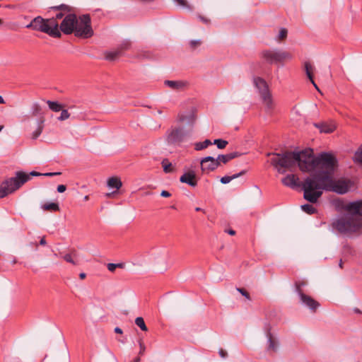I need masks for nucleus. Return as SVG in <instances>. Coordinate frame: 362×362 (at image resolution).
I'll return each instance as SVG.
<instances>
[{
	"instance_id": "1",
	"label": "nucleus",
	"mask_w": 362,
	"mask_h": 362,
	"mask_svg": "<svg viewBox=\"0 0 362 362\" xmlns=\"http://www.w3.org/2000/svg\"><path fill=\"white\" fill-rule=\"evenodd\" d=\"M272 154L271 163L281 174H284L286 169L291 170L296 164L302 172H314L303 182V194L313 191L315 185L323 182L326 176L332 177L339 167L337 157L331 152H321L315 156L313 149L306 148Z\"/></svg>"
},
{
	"instance_id": "2",
	"label": "nucleus",
	"mask_w": 362,
	"mask_h": 362,
	"mask_svg": "<svg viewBox=\"0 0 362 362\" xmlns=\"http://www.w3.org/2000/svg\"><path fill=\"white\" fill-rule=\"evenodd\" d=\"M325 181L319 185H315L313 191L305 192L303 198L310 203H316L322 195L323 191L334 192L339 194H346L353 186V182L349 179L340 178L334 180L332 177L326 176Z\"/></svg>"
},
{
	"instance_id": "3",
	"label": "nucleus",
	"mask_w": 362,
	"mask_h": 362,
	"mask_svg": "<svg viewBox=\"0 0 362 362\" xmlns=\"http://www.w3.org/2000/svg\"><path fill=\"white\" fill-rule=\"evenodd\" d=\"M348 213L333 222V227L340 233L355 232L362 227V201L348 204Z\"/></svg>"
},
{
	"instance_id": "4",
	"label": "nucleus",
	"mask_w": 362,
	"mask_h": 362,
	"mask_svg": "<svg viewBox=\"0 0 362 362\" xmlns=\"http://www.w3.org/2000/svg\"><path fill=\"white\" fill-rule=\"evenodd\" d=\"M60 174L61 173L59 172L40 173L36 171H32L29 174H27L24 172L18 171L16 173V177H11L1 183L0 186V198H4L20 188L30 179L31 176L52 177Z\"/></svg>"
},
{
	"instance_id": "5",
	"label": "nucleus",
	"mask_w": 362,
	"mask_h": 362,
	"mask_svg": "<svg viewBox=\"0 0 362 362\" xmlns=\"http://www.w3.org/2000/svg\"><path fill=\"white\" fill-rule=\"evenodd\" d=\"M26 28L45 33L54 37H60L62 35L56 18L45 19L37 16L27 25Z\"/></svg>"
},
{
	"instance_id": "6",
	"label": "nucleus",
	"mask_w": 362,
	"mask_h": 362,
	"mask_svg": "<svg viewBox=\"0 0 362 362\" xmlns=\"http://www.w3.org/2000/svg\"><path fill=\"white\" fill-rule=\"evenodd\" d=\"M260 57L269 65L284 63L290 61L293 58L291 52L280 49H265L260 53Z\"/></svg>"
},
{
	"instance_id": "7",
	"label": "nucleus",
	"mask_w": 362,
	"mask_h": 362,
	"mask_svg": "<svg viewBox=\"0 0 362 362\" xmlns=\"http://www.w3.org/2000/svg\"><path fill=\"white\" fill-rule=\"evenodd\" d=\"M252 83L263 104L267 110H272L274 106L272 95L267 81L260 76H253Z\"/></svg>"
},
{
	"instance_id": "8",
	"label": "nucleus",
	"mask_w": 362,
	"mask_h": 362,
	"mask_svg": "<svg viewBox=\"0 0 362 362\" xmlns=\"http://www.w3.org/2000/svg\"><path fill=\"white\" fill-rule=\"evenodd\" d=\"M74 33L75 36L85 39L93 35V30L91 27V20L89 14L82 15L77 19Z\"/></svg>"
},
{
	"instance_id": "9",
	"label": "nucleus",
	"mask_w": 362,
	"mask_h": 362,
	"mask_svg": "<svg viewBox=\"0 0 362 362\" xmlns=\"http://www.w3.org/2000/svg\"><path fill=\"white\" fill-rule=\"evenodd\" d=\"M77 16L74 13L67 14L60 24L61 31L66 34L69 35L74 33L76 28V23H77Z\"/></svg>"
},
{
	"instance_id": "10",
	"label": "nucleus",
	"mask_w": 362,
	"mask_h": 362,
	"mask_svg": "<svg viewBox=\"0 0 362 362\" xmlns=\"http://www.w3.org/2000/svg\"><path fill=\"white\" fill-rule=\"evenodd\" d=\"M188 135L189 132H185L182 127L173 129L168 133L167 141L170 144H180Z\"/></svg>"
},
{
	"instance_id": "11",
	"label": "nucleus",
	"mask_w": 362,
	"mask_h": 362,
	"mask_svg": "<svg viewBox=\"0 0 362 362\" xmlns=\"http://www.w3.org/2000/svg\"><path fill=\"white\" fill-rule=\"evenodd\" d=\"M130 47L131 42L124 40L117 49L105 52V58L108 61H115L122 54L124 51L129 49Z\"/></svg>"
},
{
	"instance_id": "12",
	"label": "nucleus",
	"mask_w": 362,
	"mask_h": 362,
	"mask_svg": "<svg viewBox=\"0 0 362 362\" xmlns=\"http://www.w3.org/2000/svg\"><path fill=\"white\" fill-rule=\"evenodd\" d=\"M200 164L203 173H209L219 166L217 159L212 156H206L202 158Z\"/></svg>"
},
{
	"instance_id": "13",
	"label": "nucleus",
	"mask_w": 362,
	"mask_h": 362,
	"mask_svg": "<svg viewBox=\"0 0 362 362\" xmlns=\"http://www.w3.org/2000/svg\"><path fill=\"white\" fill-rule=\"evenodd\" d=\"M299 297L301 303L307 306L313 312H315L320 306V303L317 301L304 293H300Z\"/></svg>"
},
{
	"instance_id": "14",
	"label": "nucleus",
	"mask_w": 362,
	"mask_h": 362,
	"mask_svg": "<svg viewBox=\"0 0 362 362\" xmlns=\"http://www.w3.org/2000/svg\"><path fill=\"white\" fill-rule=\"evenodd\" d=\"M281 182L285 186L289 187L292 189H295L300 186L302 187V184H303V182L300 183L299 182V178L293 174L286 175L285 177H284L281 180Z\"/></svg>"
},
{
	"instance_id": "15",
	"label": "nucleus",
	"mask_w": 362,
	"mask_h": 362,
	"mask_svg": "<svg viewBox=\"0 0 362 362\" xmlns=\"http://www.w3.org/2000/svg\"><path fill=\"white\" fill-rule=\"evenodd\" d=\"M180 181L182 183H186L191 187H195L197 185L196 180V174L194 170L189 171L184 173L180 178Z\"/></svg>"
},
{
	"instance_id": "16",
	"label": "nucleus",
	"mask_w": 362,
	"mask_h": 362,
	"mask_svg": "<svg viewBox=\"0 0 362 362\" xmlns=\"http://www.w3.org/2000/svg\"><path fill=\"white\" fill-rule=\"evenodd\" d=\"M266 335L267 338V350L269 352H276L278 350L279 346L278 340L273 336L270 331H267Z\"/></svg>"
},
{
	"instance_id": "17",
	"label": "nucleus",
	"mask_w": 362,
	"mask_h": 362,
	"mask_svg": "<svg viewBox=\"0 0 362 362\" xmlns=\"http://www.w3.org/2000/svg\"><path fill=\"white\" fill-rule=\"evenodd\" d=\"M314 125L320 130V132L326 134L332 133L336 128L334 124H328L325 122L315 123Z\"/></svg>"
},
{
	"instance_id": "18",
	"label": "nucleus",
	"mask_w": 362,
	"mask_h": 362,
	"mask_svg": "<svg viewBox=\"0 0 362 362\" xmlns=\"http://www.w3.org/2000/svg\"><path fill=\"white\" fill-rule=\"evenodd\" d=\"M164 83L170 88L177 90H182L187 85V83L182 81L166 80L164 81Z\"/></svg>"
},
{
	"instance_id": "19",
	"label": "nucleus",
	"mask_w": 362,
	"mask_h": 362,
	"mask_svg": "<svg viewBox=\"0 0 362 362\" xmlns=\"http://www.w3.org/2000/svg\"><path fill=\"white\" fill-rule=\"evenodd\" d=\"M238 156H239L238 153L233 152V153H228V154L218 155V157L216 158V159H217L218 162L219 163V165H220L221 163L226 164L228 162H229L230 160H232Z\"/></svg>"
},
{
	"instance_id": "20",
	"label": "nucleus",
	"mask_w": 362,
	"mask_h": 362,
	"mask_svg": "<svg viewBox=\"0 0 362 362\" xmlns=\"http://www.w3.org/2000/svg\"><path fill=\"white\" fill-rule=\"evenodd\" d=\"M180 120L182 122H187L192 127L195 122L196 116L194 113L192 112L189 115L180 116Z\"/></svg>"
},
{
	"instance_id": "21",
	"label": "nucleus",
	"mask_w": 362,
	"mask_h": 362,
	"mask_svg": "<svg viewBox=\"0 0 362 362\" xmlns=\"http://www.w3.org/2000/svg\"><path fill=\"white\" fill-rule=\"evenodd\" d=\"M245 173H246V171H245V170H242V171H240V173H236V174L233 175L232 176H228V175H226V176L222 177L221 178V180H220V181H221V182L222 184H228V183H229L231 180H234V179H236V178H238V177H240V176H242V175H245Z\"/></svg>"
},
{
	"instance_id": "22",
	"label": "nucleus",
	"mask_w": 362,
	"mask_h": 362,
	"mask_svg": "<svg viewBox=\"0 0 362 362\" xmlns=\"http://www.w3.org/2000/svg\"><path fill=\"white\" fill-rule=\"evenodd\" d=\"M122 185L121 180L117 177H111L107 181V185L110 188L119 189Z\"/></svg>"
},
{
	"instance_id": "23",
	"label": "nucleus",
	"mask_w": 362,
	"mask_h": 362,
	"mask_svg": "<svg viewBox=\"0 0 362 362\" xmlns=\"http://www.w3.org/2000/svg\"><path fill=\"white\" fill-rule=\"evenodd\" d=\"M45 122V117H41L38 119V127L37 129L33 133L32 138L33 139H37L42 133L43 129V123Z\"/></svg>"
},
{
	"instance_id": "24",
	"label": "nucleus",
	"mask_w": 362,
	"mask_h": 362,
	"mask_svg": "<svg viewBox=\"0 0 362 362\" xmlns=\"http://www.w3.org/2000/svg\"><path fill=\"white\" fill-rule=\"evenodd\" d=\"M213 143L209 139H206L202 142H197L194 144V149L196 151H202L206 148L208 146L212 145Z\"/></svg>"
},
{
	"instance_id": "25",
	"label": "nucleus",
	"mask_w": 362,
	"mask_h": 362,
	"mask_svg": "<svg viewBox=\"0 0 362 362\" xmlns=\"http://www.w3.org/2000/svg\"><path fill=\"white\" fill-rule=\"evenodd\" d=\"M42 209L44 211H59V206L57 203H46L42 206Z\"/></svg>"
},
{
	"instance_id": "26",
	"label": "nucleus",
	"mask_w": 362,
	"mask_h": 362,
	"mask_svg": "<svg viewBox=\"0 0 362 362\" xmlns=\"http://www.w3.org/2000/svg\"><path fill=\"white\" fill-rule=\"evenodd\" d=\"M161 165L163 166V171L165 173H170L175 171V168H173L172 163H170L167 158H165L162 160Z\"/></svg>"
},
{
	"instance_id": "27",
	"label": "nucleus",
	"mask_w": 362,
	"mask_h": 362,
	"mask_svg": "<svg viewBox=\"0 0 362 362\" xmlns=\"http://www.w3.org/2000/svg\"><path fill=\"white\" fill-rule=\"evenodd\" d=\"M32 114L33 116H39V118H40L41 117H44L42 107L38 103H34L33 105Z\"/></svg>"
},
{
	"instance_id": "28",
	"label": "nucleus",
	"mask_w": 362,
	"mask_h": 362,
	"mask_svg": "<svg viewBox=\"0 0 362 362\" xmlns=\"http://www.w3.org/2000/svg\"><path fill=\"white\" fill-rule=\"evenodd\" d=\"M52 9L54 10V11H60L61 12H63V13H69L71 11V8L66 5V4H61L59 6H52L51 7Z\"/></svg>"
},
{
	"instance_id": "29",
	"label": "nucleus",
	"mask_w": 362,
	"mask_h": 362,
	"mask_svg": "<svg viewBox=\"0 0 362 362\" xmlns=\"http://www.w3.org/2000/svg\"><path fill=\"white\" fill-rule=\"evenodd\" d=\"M325 71L317 72V75L320 80L323 82H327L331 78V73L329 71H327V70Z\"/></svg>"
},
{
	"instance_id": "30",
	"label": "nucleus",
	"mask_w": 362,
	"mask_h": 362,
	"mask_svg": "<svg viewBox=\"0 0 362 362\" xmlns=\"http://www.w3.org/2000/svg\"><path fill=\"white\" fill-rule=\"evenodd\" d=\"M47 103L49 109L54 112H59L62 110V105L57 102L47 100Z\"/></svg>"
},
{
	"instance_id": "31",
	"label": "nucleus",
	"mask_w": 362,
	"mask_h": 362,
	"mask_svg": "<svg viewBox=\"0 0 362 362\" xmlns=\"http://www.w3.org/2000/svg\"><path fill=\"white\" fill-rule=\"evenodd\" d=\"M302 210L308 214H313L316 212V209L310 204H305L301 206Z\"/></svg>"
},
{
	"instance_id": "32",
	"label": "nucleus",
	"mask_w": 362,
	"mask_h": 362,
	"mask_svg": "<svg viewBox=\"0 0 362 362\" xmlns=\"http://www.w3.org/2000/svg\"><path fill=\"white\" fill-rule=\"evenodd\" d=\"M135 324L140 327L142 331H147L148 328L145 324V322L141 317H138L135 319Z\"/></svg>"
},
{
	"instance_id": "33",
	"label": "nucleus",
	"mask_w": 362,
	"mask_h": 362,
	"mask_svg": "<svg viewBox=\"0 0 362 362\" xmlns=\"http://www.w3.org/2000/svg\"><path fill=\"white\" fill-rule=\"evenodd\" d=\"M307 285V281L302 280V281H298L296 282V292L300 296V293H303L302 290V287L305 286Z\"/></svg>"
},
{
	"instance_id": "34",
	"label": "nucleus",
	"mask_w": 362,
	"mask_h": 362,
	"mask_svg": "<svg viewBox=\"0 0 362 362\" xmlns=\"http://www.w3.org/2000/svg\"><path fill=\"white\" fill-rule=\"evenodd\" d=\"M212 143L213 144H216L219 149L225 148L228 144L227 141L221 139H215Z\"/></svg>"
},
{
	"instance_id": "35",
	"label": "nucleus",
	"mask_w": 362,
	"mask_h": 362,
	"mask_svg": "<svg viewBox=\"0 0 362 362\" xmlns=\"http://www.w3.org/2000/svg\"><path fill=\"white\" fill-rule=\"evenodd\" d=\"M124 264L123 263H109L107 265V269L111 272H114L117 268H124Z\"/></svg>"
},
{
	"instance_id": "36",
	"label": "nucleus",
	"mask_w": 362,
	"mask_h": 362,
	"mask_svg": "<svg viewBox=\"0 0 362 362\" xmlns=\"http://www.w3.org/2000/svg\"><path fill=\"white\" fill-rule=\"evenodd\" d=\"M287 35H288L287 29L282 28L279 30V35L276 37V40L279 41L284 40L287 37Z\"/></svg>"
},
{
	"instance_id": "37",
	"label": "nucleus",
	"mask_w": 362,
	"mask_h": 362,
	"mask_svg": "<svg viewBox=\"0 0 362 362\" xmlns=\"http://www.w3.org/2000/svg\"><path fill=\"white\" fill-rule=\"evenodd\" d=\"M354 160L357 163L362 164V145L355 153Z\"/></svg>"
},
{
	"instance_id": "38",
	"label": "nucleus",
	"mask_w": 362,
	"mask_h": 362,
	"mask_svg": "<svg viewBox=\"0 0 362 362\" xmlns=\"http://www.w3.org/2000/svg\"><path fill=\"white\" fill-rule=\"evenodd\" d=\"M189 45L191 49H195L202 45V41L199 40H192L189 41Z\"/></svg>"
},
{
	"instance_id": "39",
	"label": "nucleus",
	"mask_w": 362,
	"mask_h": 362,
	"mask_svg": "<svg viewBox=\"0 0 362 362\" xmlns=\"http://www.w3.org/2000/svg\"><path fill=\"white\" fill-rule=\"evenodd\" d=\"M313 69H305L306 71V74L308 76V77L309 78V79L311 81L312 83L313 84V86L315 87V88L317 90H319L317 85L315 84V83L313 81Z\"/></svg>"
},
{
	"instance_id": "40",
	"label": "nucleus",
	"mask_w": 362,
	"mask_h": 362,
	"mask_svg": "<svg viewBox=\"0 0 362 362\" xmlns=\"http://www.w3.org/2000/svg\"><path fill=\"white\" fill-rule=\"evenodd\" d=\"M70 117V114L66 110H62L61 112V115L58 117V119L60 121H64Z\"/></svg>"
},
{
	"instance_id": "41",
	"label": "nucleus",
	"mask_w": 362,
	"mask_h": 362,
	"mask_svg": "<svg viewBox=\"0 0 362 362\" xmlns=\"http://www.w3.org/2000/svg\"><path fill=\"white\" fill-rule=\"evenodd\" d=\"M63 259L69 262V263H71L74 265H76V262L74 260V259L72 258V255L71 254H66L63 256Z\"/></svg>"
},
{
	"instance_id": "42",
	"label": "nucleus",
	"mask_w": 362,
	"mask_h": 362,
	"mask_svg": "<svg viewBox=\"0 0 362 362\" xmlns=\"http://www.w3.org/2000/svg\"><path fill=\"white\" fill-rule=\"evenodd\" d=\"M237 291L240 293L243 296H245L247 299H250V296L249 293L244 288H237Z\"/></svg>"
},
{
	"instance_id": "43",
	"label": "nucleus",
	"mask_w": 362,
	"mask_h": 362,
	"mask_svg": "<svg viewBox=\"0 0 362 362\" xmlns=\"http://www.w3.org/2000/svg\"><path fill=\"white\" fill-rule=\"evenodd\" d=\"M66 189V187L64 185H59L57 187V192L59 193H63Z\"/></svg>"
},
{
	"instance_id": "44",
	"label": "nucleus",
	"mask_w": 362,
	"mask_h": 362,
	"mask_svg": "<svg viewBox=\"0 0 362 362\" xmlns=\"http://www.w3.org/2000/svg\"><path fill=\"white\" fill-rule=\"evenodd\" d=\"M174 1L182 6H187L186 0H174Z\"/></svg>"
},
{
	"instance_id": "45",
	"label": "nucleus",
	"mask_w": 362,
	"mask_h": 362,
	"mask_svg": "<svg viewBox=\"0 0 362 362\" xmlns=\"http://www.w3.org/2000/svg\"><path fill=\"white\" fill-rule=\"evenodd\" d=\"M139 346H140V351H139V354L142 355V354H144V353L145 351L146 347L141 341L139 342Z\"/></svg>"
},
{
	"instance_id": "46",
	"label": "nucleus",
	"mask_w": 362,
	"mask_h": 362,
	"mask_svg": "<svg viewBox=\"0 0 362 362\" xmlns=\"http://www.w3.org/2000/svg\"><path fill=\"white\" fill-rule=\"evenodd\" d=\"M218 354L221 358H226L228 356L227 352L223 350V349H221L218 351Z\"/></svg>"
},
{
	"instance_id": "47",
	"label": "nucleus",
	"mask_w": 362,
	"mask_h": 362,
	"mask_svg": "<svg viewBox=\"0 0 362 362\" xmlns=\"http://www.w3.org/2000/svg\"><path fill=\"white\" fill-rule=\"evenodd\" d=\"M199 18L204 23L206 24H209L210 23V20L208 19L207 18L204 17V16H199Z\"/></svg>"
},
{
	"instance_id": "48",
	"label": "nucleus",
	"mask_w": 362,
	"mask_h": 362,
	"mask_svg": "<svg viewBox=\"0 0 362 362\" xmlns=\"http://www.w3.org/2000/svg\"><path fill=\"white\" fill-rule=\"evenodd\" d=\"M160 195L163 197H170L171 196V194L165 190H163L160 193Z\"/></svg>"
},
{
	"instance_id": "49",
	"label": "nucleus",
	"mask_w": 362,
	"mask_h": 362,
	"mask_svg": "<svg viewBox=\"0 0 362 362\" xmlns=\"http://www.w3.org/2000/svg\"><path fill=\"white\" fill-rule=\"evenodd\" d=\"M64 13L63 12H59L58 13L57 15H56V17L54 18H56V21L57 22V20L58 19H62V18H64Z\"/></svg>"
},
{
	"instance_id": "50",
	"label": "nucleus",
	"mask_w": 362,
	"mask_h": 362,
	"mask_svg": "<svg viewBox=\"0 0 362 362\" xmlns=\"http://www.w3.org/2000/svg\"><path fill=\"white\" fill-rule=\"evenodd\" d=\"M303 68H305V69L313 68V64H312V63L310 61H306V62H304V67Z\"/></svg>"
},
{
	"instance_id": "51",
	"label": "nucleus",
	"mask_w": 362,
	"mask_h": 362,
	"mask_svg": "<svg viewBox=\"0 0 362 362\" xmlns=\"http://www.w3.org/2000/svg\"><path fill=\"white\" fill-rule=\"evenodd\" d=\"M225 232L230 235H234L235 234V231L233 229L226 230Z\"/></svg>"
},
{
	"instance_id": "52",
	"label": "nucleus",
	"mask_w": 362,
	"mask_h": 362,
	"mask_svg": "<svg viewBox=\"0 0 362 362\" xmlns=\"http://www.w3.org/2000/svg\"><path fill=\"white\" fill-rule=\"evenodd\" d=\"M47 244L46 240L45 237H42L41 240H40V245H45Z\"/></svg>"
},
{
	"instance_id": "53",
	"label": "nucleus",
	"mask_w": 362,
	"mask_h": 362,
	"mask_svg": "<svg viewBox=\"0 0 362 362\" xmlns=\"http://www.w3.org/2000/svg\"><path fill=\"white\" fill-rule=\"evenodd\" d=\"M115 332L117 334H122V330L121 328L117 327L115 328Z\"/></svg>"
},
{
	"instance_id": "54",
	"label": "nucleus",
	"mask_w": 362,
	"mask_h": 362,
	"mask_svg": "<svg viewBox=\"0 0 362 362\" xmlns=\"http://www.w3.org/2000/svg\"><path fill=\"white\" fill-rule=\"evenodd\" d=\"M86 274L85 273H81L79 274V277L81 279H84L86 278Z\"/></svg>"
},
{
	"instance_id": "55",
	"label": "nucleus",
	"mask_w": 362,
	"mask_h": 362,
	"mask_svg": "<svg viewBox=\"0 0 362 362\" xmlns=\"http://www.w3.org/2000/svg\"><path fill=\"white\" fill-rule=\"evenodd\" d=\"M354 313H356L362 314V311H361V310H360L358 308H354Z\"/></svg>"
},
{
	"instance_id": "56",
	"label": "nucleus",
	"mask_w": 362,
	"mask_h": 362,
	"mask_svg": "<svg viewBox=\"0 0 362 362\" xmlns=\"http://www.w3.org/2000/svg\"><path fill=\"white\" fill-rule=\"evenodd\" d=\"M5 101L1 95H0V104H4Z\"/></svg>"
},
{
	"instance_id": "57",
	"label": "nucleus",
	"mask_w": 362,
	"mask_h": 362,
	"mask_svg": "<svg viewBox=\"0 0 362 362\" xmlns=\"http://www.w3.org/2000/svg\"><path fill=\"white\" fill-rule=\"evenodd\" d=\"M195 211H204V210H203L202 209L199 208V207H197V208H195Z\"/></svg>"
},
{
	"instance_id": "58",
	"label": "nucleus",
	"mask_w": 362,
	"mask_h": 362,
	"mask_svg": "<svg viewBox=\"0 0 362 362\" xmlns=\"http://www.w3.org/2000/svg\"><path fill=\"white\" fill-rule=\"evenodd\" d=\"M339 265V267H340L341 268H342V267H343V262H342V260H341V259L340 260Z\"/></svg>"
},
{
	"instance_id": "59",
	"label": "nucleus",
	"mask_w": 362,
	"mask_h": 362,
	"mask_svg": "<svg viewBox=\"0 0 362 362\" xmlns=\"http://www.w3.org/2000/svg\"><path fill=\"white\" fill-rule=\"evenodd\" d=\"M6 7L13 8L14 7V6L8 4V5H6Z\"/></svg>"
},
{
	"instance_id": "60",
	"label": "nucleus",
	"mask_w": 362,
	"mask_h": 362,
	"mask_svg": "<svg viewBox=\"0 0 362 362\" xmlns=\"http://www.w3.org/2000/svg\"><path fill=\"white\" fill-rule=\"evenodd\" d=\"M88 199H89V197H88V195H86V196H85V197H84V200H85V201L88 200Z\"/></svg>"
},
{
	"instance_id": "61",
	"label": "nucleus",
	"mask_w": 362,
	"mask_h": 362,
	"mask_svg": "<svg viewBox=\"0 0 362 362\" xmlns=\"http://www.w3.org/2000/svg\"><path fill=\"white\" fill-rule=\"evenodd\" d=\"M107 351H108L110 354H112V353L110 351V350L108 348H107Z\"/></svg>"
},
{
	"instance_id": "62",
	"label": "nucleus",
	"mask_w": 362,
	"mask_h": 362,
	"mask_svg": "<svg viewBox=\"0 0 362 362\" xmlns=\"http://www.w3.org/2000/svg\"><path fill=\"white\" fill-rule=\"evenodd\" d=\"M4 128V126H0V132L2 130V129Z\"/></svg>"
},
{
	"instance_id": "63",
	"label": "nucleus",
	"mask_w": 362,
	"mask_h": 362,
	"mask_svg": "<svg viewBox=\"0 0 362 362\" xmlns=\"http://www.w3.org/2000/svg\"><path fill=\"white\" fill-rule=\"evenodd\" d=\"M2 23V20L0 18V25Z\"/></svg>"
}]
</instances>
